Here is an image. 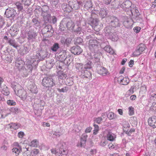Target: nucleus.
Returning <instances> with one entry per match:
<instances>
[{
    "label": "nucleus",
    "instance_id": "20e7f679",
    "mask_svg": "<svg viewBox=\"0 0 156 156\" xmlns=\"http://www.w3.org/2000/svg\"><path fill=\"white\" fill-rule=\"evenodd\" d=\"M42 85L44 87H51L55 85L53 79L51 77H44L42 80Z\"/></svg>",
    "mask_w": 156,
    "mask_h": 156
},
{
    "label": "nucleus",
    "instance_id": "f03ea898",
    "mask_svg": "<svg viewBox=\"0 0 156 156\" xmlns=\"http://www.w3.org/2000/svg\"><path fill=\"white\" fill-rule=\"evenodd\" d=\"M15 94L23 100H25L27 97V93L20 85L13 86L12 87Z\"/></svg>",
    "mask_w": 156,
    "mask_h": 156
},
{
    "label": "nucleus",
    "instance_id": "680f3d73",
    "mask_svg": "<svg viewBox=\"0 0 156 156\" xmlns=\"http://www.w3.org/2000/svg\"><path fill=\"white\" fill-rule=\"evenodd\" d=\"M24 135V133L23 132L20 131L18 133V136L19 137L21 138L23 137Z\"/></svg>",
    "mask_w": 156,
    "mask_h": 156
},
{
    "label": "nucleus",
    "instance_id": "2eb2a0df",
    "mask_svg": "<svg viewBox=\"0 0 156 156\" xmlns=\"http://www.w3.org/2000/svg\"><path fill=\"white\" fill-rule=\"evenodd\" d=\"M13 145L16 147H14L12 150V152L13 154L15 153L16 155H18L21 151L20 147L17 142L14 143Z\"/></svg>",
    "mask_w": 156,
    "mask_h": 156
},
{
    "label": "nucleus",
    "instance_id": "b1692460",
    "mask_svg": "<svg viewBox=\"0 0 156 156\" xmlns=\"http://www.w3.org/2000/svg\"><path fill=\"white\" fill-rule=\"evenodd\" d=\"M116 138V135L112 132H109L107 134V139L110 141H113Z\"/></svg>",
    "mask_w": 156,
    "mask_h": 156
},
{
    "label": "nucleus",
    "instance_id": "774afa93",
    "mask_svg": "<svg viewBox=\"0 0 156 156\" xmlns=\"http://www.w3.org/2000/svg\"><path fill=\"white\" fill-rule=\"evenodd\" d=\"M150 98H152V99H154V98H156V94L154 93H150Z\"/></svg>",
    "mask_w": 156,
    "mask_h": 156
},
{
    "label": "nucleus",
    "instance_id": "423d86ee",
    "mask_svg": "<svg viewBox=\"0 0 156 156\" xmlns=\"http://www.w3.org/2000/svg\"><path fill=\"white\" fill-rule=\"evenodd\" d=\"M30 62H29L27 65V67L26 69L30 73H31L33 68L34 67L36 68V66L37 65V62L36 61V60L34 59H32L30 61Z\"/></svg>",
    "mask_w": 156,
    "mask_h": 156
},
{
    "label": "nucleus",
    "instance_id": "a211bd4d",
    "mask_svg": "<svg viewBox=\"0 0 156 156\" xmlns=\"http://www.w3.org/2000/svg\"><path fill=\"white\" fill-rule=\"evenodd\" d=\"M28 39L29 41H32L35 39L37 34L34 32L32 30L29 31L28 33Z\"/></svg>",
    "mask_w": 156,
    "mask_h": 156
},
{
    "label": "nucleus",
    "instance_id": "6ab92c4d",
    "mask_svg": "<svg viewBox=\"0 0 156 156\" xmlns=\"http://www.w3.org/2000/svg\"><path fill=\"white\" fill-rule=\"evenodd\" d=\"M67 154L68 151L67 150L60 148L56 156H67Z\"/></svg>",
    "mask_w": 156,
    "mask_h": 156
},
{
    "label": "nucleus",
    "instance_id": "5fc2aeb1",
    "mask_svg": "<svg viewBox=\"0 0 156 156\" xmlns=\"http://www.w3.org/2000/svg\"><path fill=\"white\" fill-rule=\"evenodd\" d=\"M10 30L12 31V34H11L12 36H14L16 34H17V32L18 30L16 29H13V28L11 29H10Z\"/></svg>",
    "mask_w": 156,
    "mask_h": 156
},
{
    "label": "nucleus",
    "instance_id": "4be33fe9",
    "mask_svg": "<svg viewBox=\"0 0 156 156\" xmlns=\"http://www.w3.org/2000/svg\"><path fill=\"white\" fill-rule=\"evenodd\" d=\"M82 76H84L89 79L91 78V73L87 70H85L83 72L82 71Z\"/></svg>",
    "mask_w": 156,
    "mask_h": 156
},
{
    "label": "nucleus",
    "instance_id": "6e6d98bb",
    "mask_svg": "<svg viewBox=\"0 0 156 156\" xmlns=\"http://www.w3.org/2000/svg\"><path fill=\"white\" fill-rule=\"evenodd\" d=\"M5 23L4 20L2 18V16L0 17V28L2 27Z\"/></svg>",
    "mask_w": 156,
    "mask_h": 156
},
{
    "label": "nucleus",
    "instance_id": "1a4fd4ad",
    "mask_svg": "<svg viewBox=\"0 0 156 156\" xmlns=\"http://www.w3.org/2000/svg\"><path fill=\"white\" fill-rule=\"evenodd\" d=\"M70 51L74 55H79L82 52L83 50L80 47L76 46L72 47L70 48Z\"/></svg>",
    "mask_w": 156,
    "mask_h": 156
},
{
    "label": "nucleus",
    "instance_id": "e433bc0d",
    "mask_svg": "<svg viewBox=\"0 0 156 156\" xmlns=\"http://www.w3.org/2000/svg\"><path fill=\"white\" fill-rule=\"evenodd\" d=\"M93 5L91 1H88L86 2L84 5L85 8L87 9H88L92 7Z\"/></svg>",
    "mask_w": 156,
    "mask_h": 156
},
{
    "label": "nucleus",
    "instance_id": "58836bf2",
    "mask_svg": "<svg viewBox=\"0 0 156 156\" xmlns=\"http://www.w3.org/2000/svg\"><path fill=\"white\" fill-rule=\"evenodd\" d=\"M10 112L14 114H17L18 112V109L16 107H10Z\"/></svg>",
    "mask_w": 156,
    "mask_h": 156
},
{
    "label": "nucleus",
    "instance_id": "4d7b16f0",
    "mask_svg": "<svg viewBox=\"0 0 156 156\" xmlns=\"http://www.w3.org/2000/svg\"><path fill=\"white\" fill-rule=\"evenodd\" d=\"M10 11V10L9 9H7L5 11V16L7 18H9L10 16H9V11Z\"/></svg>",
    "mask_w": 156,
    "mask_h": 156
},
{
    "label": "nucleus",
    "instance_id": "f704fd0d",
    "mask_svg": "<svg viewBox=\"0 0 156 156\" xmlns=\"http://www.w3.org/2000/svg\"><path fill=\"white\" fill-rule=\"evenodd\" d=\"M108 37L113 41H117L118 39V37L116 34H115V33L114 32L112 34H111V36L110 37V36Z\"/></svg>",
    "mask_w": 156,
    "mask_h": 156
},
{
    "label": "nucleus",
    "instance_id": "ea45409f",
    "mask_svg": "<svg viewBox=\"0 0 156 156\" xmlns=\"http://www.w3.org/2000/svg\"><path fill=\"white\" fill-rule=\"evenodd\" d=\"M141 54V53H140V52L139 51V50L136 48V50L133 52L132 54V57H136L140 55Z\"/></svg>",
    "mask_w": 156,
    "mask_h": 156
},
{
    "label": "nucleus",
    "instance_id": "0eeeda50",
    "mask_svg": "<svg viewBox=\"0 0 156 156\" xmlns=\"http://www.w3.org/2000/svg\"><path fill=\"white\" fill-rule=\"evenodd\" d=\"M97 71L100 75L102 76H105L107 75L108 73L107 70L105 68L99 65H97Z\"/></svg>",
    "mask_w": 156,
    "mask_h": 156
},
{
    "label": "nucleus",
    "instance_id": "a19ab883",
    "mask_svg": "<svg viewBox=\"0 0 156 156\" xmlns=\"http://www.w3.org/2000/svg\"><path fill=\"white\" fill-rule=\"evenodd\" d=\"M15 5L19 10L21 11L23 9L22 4L20 2H16L15 4Z\"/></svg>",
    "mask_w": 156,
    "mask_h": 156
},
{
    "label": "nucleus",
    "instance_id": "a878e982",
    "mask_svg": "<svg viewBox=\"0 0 156 156\" xmlns=\"http://www.w3.org/2000/svg\"><path fill=\"white\" fill-rule=\"evenodd\" d=\"M62 9L65 12H69L72 11V10L71 7L69 5V4L64 5H62Z\"/></svg>",
    "mask_w": 156,
    "mask_h": 156
},
{
    "label": "nucleus",
    "instance_id": "a18cd8bd",
    "mask_svg": "<svg viewBox=\"0 0 156 156\" xmlns=\"http://www.w3.org/2000/svg\"><path fill=\"white\" fill-rule=\"evenodd\" d=\"M32 21L34 26L36 27H38L39 25L40 22L36 18H33Z\"/></svg>",
    "mask_w": 156,
    "mask_h": 156
},
{
    "label": "nucleus",
    "instance_id": "f3484780",
    "mask_svg": "<svg viewBox=\"0 0 156 156\" xmlns=\"http://www.w3.org/2000/svg\"><path fill=\"white\" fill-rule=\"evenodd\" d=\"M105 33V34L106 36L108 37L110 36V37L111 36V34H112L114 31L112 30V27L110 26H107L106 27L104 30Z\"/></svg>",
    "mask_w": 156,
    "mask_h": 156
},
{
    "label": "nucleus",
    "instance_id": "864d4df0",
    "mask_svg": "<svg viewBox=\"0 0 156 156\" xmlns=\"http://www.w3.org/2000/svg\"><path fill=\"white\" fill-rule=\"evenodd\" d=\"M87 140L81 139L80 145L81 147H85Z\"/></svg>",
    "mask_w": 156,
    "mask_h": 156
},
{
    "label": "nucleus",
    "instance_id": "338daca9",
    "mask_svg": "<svg viewBox=\"0 0 156 156\" xmlns=\"http://www.w3.org/2000/svg\"><path fill=\"white\" fill-rule=\"evenodd\" d=\"M123 76H120L118 78H117V82L121 84V83L122 81V78Z\"/></svg>",
    "mask_w": 156,
    "mask_h": 156
},
{
    "label": "nucleus",
    "instance_id": "603ef678",
    "mask_svg": "<svg viewBox=\"0 0 156 156\" xmlns=\"http://www.w3.org/2000/svg\"><path fill=\"white\" fill-rule=\"evenodd\" d=\"M129 115H131L133 114L134 111L133 109L134 108L132 107H130L129 108Z\"/></svg>",
    "mask_w": 156,
    "mask_h": 156
},
{
    "label": "nucleus",
    "instance_id": "e2e57ef3",
    "mask_svg": "<svg viewBox=\"0 0 156 156\" xmlns=\"http://www.w3.org/2000/svg\"><path fill=\"white\" fill-rule=\"evenodd\" d=\"M65 53H63V55H59V58L60 59V60H61L62 61H64V60L65 59Z\"/></svg>",
    "mask_w": 156,
    "mask_h": 156
},
{
    "label": "nucleus",
    "instance_id": "0e129e2a",
    "mask_svg": "<svg viewBox=\"0 0 156 156\" xmlns=\"http://www.w3.org/2000/svg\"><path fill=\"white\" fill-rule=\"evenodd\" d=\"M70 79L67 78L66 80V83L69 86L72 85L73 84V82L72 81H71L70 82H68L69 80Z\"/></svg>",
    "mask_w": 156,
    "mask_h": 156
},
{
    "label": "nucleus",
    "instance_id": "bf43d9fd",
    "mask_svg": "<svg viewBox=\"0 0 156 156\" xmlns=\"http://www.w3.org/2000/svg\"><path fill=\"white\" fill-rule=\"evenodd\" d=\"M112 8H115V9H117L119 8V6H117L116 5V3H115V1L113 2H112Z\"/></svg>",
    "mask_w": 156,
    "mask_h": 156
},
{
    "label": "nucleus",
    "instance_id": "49530a36",
    "mask_svg": "<svg viewBox=\"0 0 156 156\" xmlns=\"http://www.w3.org/2000/svg\"><path fill=\"white\" fill-rule=\"evenodd\" d=\"M30 91L32 93H36L37 92V89L36 86L35 85H33L30 87Z\"/></svg>",
    "mask_w": 156,
    "mask_h": 156
},
{
    "label": "nucleus",
    "instance_id": "473e14b6",
    "mask_svg": "<svg viewBox=\"0 0 156 156\" xmlns=\"http://www.w3.org/2000/svg\"><path fill=\"white\" fill-rule=\"evenodd\" d=\"M107 116L110 120L116 118V115L113 112H109L107 115Z\"/></svg>",
    "mask_w": 156,
    "mask_h": 156
},
{
    "label": "nucleus",
    "instance_id": "de8ad7c7",
    "mask_svg": "<svg viewBox=\"0 0 156 156\" xmlns=\"http://www.w3.org/2000/svg\"><path fill=\"white\" fill-rule=\"evenodd\" d=\"M39 151L38 149H34L31 152V154L33 156H35L39 153Z\"/></svg>",
    "mask_w": 156,
    "mask_h": 156
},
{
    "label": "nucleus",
    "instance_id": "dca6fc26",
    "mask_svg": "<svg viewBox=\"0 0 156 156\" xmlns=\"http://www.w3.org/2000/svg\"><path fill=\"white\" fill-rule=\"evenodd\" d=\"M60 41L62 44L69 47L71 43L72 39L69 38H65L63 37L61 38Z\"/></svg>",
    "mask_w": 156,
    "mask_h": 156
},
{
    "label": "nucleus",
    "instance_id": "13d9d810",
    "mask_svg": "<svg viewBox=\"0 0 156 156\" xmlns=\"http://www.w3.org/2000/svg\"><path fill=\"white\" fill-rule=\"evenodd\" d=\"M140 27H134L133 29L134 31L136 33H139L140 32Z\"/></svg>",
    "mask_w": 156,
    "mask_h": 156
},
{
    "label": "nucleus",
    "instance_id": "2f4dec72",
    "mask_svg": "<svg viewBox=\"0 0 156 156\" xmlns=\"http://www.w3.org/2000/svg\"><path fill=\"white\" fill-rule=\"evenodd\" d=\"M58 75L59 78L61 79H65L67 76L66 74L62 71H59Z\"/></svg>",
    "mask_w": 156,
    "mask_h": 156
},
{
    "label": "nucleus",
    "instance_id": "052dcab7",
    "mask_svg": "<svg viewBox=\"0 0 156 156\" xmlns=\"http://www.w3.org/2000/svg\"><path fill=\"white\" fill-rule=\"evenodd\" d=\"M93 125L94 127V133H95V132H97L98 130V125L95 124V123Z\"/></svg>",
    "mask_w": 156,
    "mask_h": 156
},
{
    "label": "nucleus",
    "instance_id": "39448f33",
    "mask_svg": "<svg viewBox=\"0 0 156 156\" xmlns=\"http://www.w3.org/2000/svg\"><path fill=\"white\" fill-rule=\"evenodd\" d=\"M105 42H103L101 44V47L103 48L104 50L108 53L110 54L113 55L114 53V51L111 47L108 45V43H105Z\"/></svg>",
    "mask_w": 156,
    "mask_h": 156
},
{
    "label": "nucleus",
    "instance_id": "412c9836",
    "mask_svg": "<svg viewBox=\"0 0 156 156\" xmlns=\"http://www.w3.org/2000/svg\"><path fill=\"white\" fill-rule=\"evenodd\" d=\"M43 19L44 21L46 23L50 22L51 21V15L47 13H43Z\"/></svg>",
    "mask_w": 156,
    "mask_h": 156
},
{
    "label": "nucleus",
    "instance_id": "9d476101",
    "mask_svg": "<svg viewBox=\"0 0 156 156\" xmlns=\"http://www.w3.org/2000/svg\"><path fill=\"white\" fill-rule=\"evenodd\" d=\"M73 10H76L79 8L80 4L76 0H71L69 2Z\"/></svg>",
    "mask_w": 156,
    "mask_h": 156
},
{
    "label": "nucleus",
    "instance_id": "69168bd1",
    "mask_svg": "<svg viewBox=\"0 0 156 156\" xmlns=\"http://www.w3.org/2000/svg\"><path fill=\"white\" fill-rule=\"evenodd\" d=\"M38 55L40 57V59L41 60L44 59L45 58V57H46V56L45 55H42V53H39Z\"/></svg>",
    "mask_w": 156,
    "mask_h": 156
},
{
    "label": "nucleus",
    "instance_id": "bb28decb",
    "mask_svg": "<svg viewBox=\"0 0 156 156\" xmlns=\"http://www.w3.org/2000/svg\"><path fill=\"white\" fill-rule=\"evenodd\" d=\"M73 58L70 56L66 57L64 60V63L66 65L69 66L72 62Z\"/></svg>",
    "mask_w": 156,
    "mask_h": 156
},
{
    "label": "nucleus",
    "instance_id": "4c0bfd02",
    "mask_svg": "<svg viewBox=\"0 0 156 156\" xmlns=\"http://www.w3.org/2000/svg\"><path fill=\"white\" fill-rule=\"evenodd\" d=\"M122 81L121 83V84L123 85H127L129 82V79L123 77L122 79Z\"/></svg>",
    "mask_w": 156,
    "mask_h": 156
},
{
    "label": "nucleus",
    "instance_id": "c85d7f7f",
    "mask_svg": "<svg viewBox=\"0 0 156 156\" xmlns=\"http://www.w3.org/2000/svg\"><path fill=\"white\" fill-rule=\"evenodd\" d=\"M136 48L141 54L142 52L145 49L146 46L144 44H140Z\"/></svg>",
    "mask_w": 156,
    "mask_h": 156
},
{
    "label": "nucleus",
    "instance_id": "f257e3e1",
    "mask_svg": "<svg viewBox=\"0 0 156 156\" xmlns=\"http://www.w3.org/2000/svg\"><path fill=\"white\" fill-rule=\"evenodd\" d=\"M96 39H90L89 40V48L92 53H97L99 50V45L103 42L107 44L108 41L105 39L101 35H97Z\"/></svg>",
    "mask_w": 156,
    "mask_h": 156
},
{
    "label": "nucleus",
    "instance_id": "f8f14e48",
    "mask_svg": "<svg viewBox=\"0 0 156 156\" xmlns=\"http://www.w3.org/2000/svg\"><path fill=\"white\" fill-rule=\"evenodd\" d=\"M131 5L132 3L131 2L128 0H126L121 4L120 7L125 10L127 9L128 10H130V9H131L130 8Z\"/></svg>",
    "mask_w": 156,
    "mask_h": 156
},
{
    "label": "nucleus",
    "instance_id": "79ce46f5",
    "mask_svg": "<svg viewBox=\"0 0 156 156\" xmlns=\"http://www.w3.org/2000/svg\"><path fill=\"white\" fill-rule=\"evenodd\" d=\"M75 67L78 70H82L83 69V65L81 63H76L75 64Z\"/></svg>",
    "mask_w": 156,
    "mask_h": 156
},
{
    "label": "nucleus",
    "instance_id": "c03bdc74",
    "mask_svg": "<svg viewBox=\"0 0 156 156\" xmlns=\"http://www.w3.org/2000/svg\"><path fill=\"white\" fill-rule=\"evenodd\" d=\"M103 119L101 117H99L98 118H95L94 119V122H96L98 124L101 123Z\"/></svg>",
    "mask_w": 156,
    "mask_h": 156
},
{
    "label": "nucleus",
    "instance_id": "4468645a",
    "mask_svg": "<svg viewBox=\"0 0 156 156\" xmlns=\"http://www.w3.org/2000/svg\"><path fill=\"white\" fill-rule=\"evenodd\" d=\"M149 125L154 128L156 127V116H153L149 118L148 120Z\"/></svg>",
    "mask_w": 156,
    "mask_h": 156
},
{
    "label": "nucleus",
    "instance_id": "9b49d317",
    "mask_svg": "<svg viewBox=\"0 0 156 156\" xmlns=\"http://www.w3.org/2000/svg\"><path fill=\"white\" fill-rule=\"evenodd\" d=\"M42 31L44 34L49 33L50 36L53 33V30L51 26L50 25H48L43 29Z\"/></svg>",
    "mask_w": 156,
    "mask_h": 156
},
{
    "label": "nucleus",
    "instance_id": "5701e85b",
    "mask_svg": "<svg viewBox=\"0 0 156 156\" xmlns=\"http://www.w3.org/2000/svg\"><path fill=\"white\" fill-rule=\"evenodd\" d=\"M130 11L132 15L136 17L138 16L140 14L139 11L136 7L131 8Z\"/></svg>",
    "mask_w": 156,
    "mask_h": 156
},
{
    "label": "nucleus",
    "instance_id": "6e6552de",
    "mask_svg": "<svg viewBox=\"0 0 156 156\" xmlns=\"http://www.w3.org/2000/svg\"><path fill=\"white\" fill-rule=\"evenodd\" d=\"M94 54L93 55V56L92 55L90 56V58L89 59H94V61L95 62L97 63V65H99L101 66L102 65V63L100 62V59L99 58V56H100V53L99 51L97 53H94Z\"/></svg>",
    "mask_w": 156,
    "mask_h": 156
},
{
    "label": "nucleus",
    "instance_id": "c756f323",
    "mask_svg": "<svg viewBox=\"0 0 156 156\" xmlns=\"http://www.w3.org/2000/svg\"><path fill=\"white\" fill-rule=\"evenodd\" d=\"M39 144V142L36 139L32 140L29 144L30 146L32 147H37Z\"/></svg>",
    "mask_w": 156,
    "mask_h": 156
},
{
    "label": "nucleus",
    "instance_id": "3c124183",
    "mask_svg": "<svg viewBox=\"0 0 156 156\" xmlns=\"http://www.w3.org/2000/svg\"><path fill=\"white\" fill-rule=\"evenodd\" d=\"M29 148H26V151H25L24 155V156H30L31 152L29 151L28 149Z\"/></svg>",
    "mask_w": 156,
    "mask_h": 156
},
{
    "label": "nucleus",
    "instance_id": "ddd939ff",
    "mask_svg": "<svg viewBox=\"0 0 156 156\" xmlns=\"http://www.w3.org/2000/svg\"><path fill=\"white\" fill-rule=\"evenodd\" d=\"M120 23L119 20L116 17H113L110 23V25L112 27H116L120 26Z\"/></svg>",
    "mask_w": 156,
    "mask_h": 156
},
{
    "label": "nucleus",
    "instance_id": "72a5a7b5",
    "mask_svg": "<svg viewBox=\"0 0 156 156\" xmlns=\"http://www.w3.org/2000/svg\"><path fill=\"white\" fill-rule=\"evenodd\" d=\"M69 87L67 86L63 87L61 89L57 88V90L60 93L66 92L69 90Z\"/></svg>",
    "mask_w": 156,
    "mask_h": 156
},
{
    "label": "nucleus",
    "instance_id": "7c9ffc66",
    "mask_svg": "<svg viewBox=\"0 0 156 156\" xmlns=\"http://www.w3.org/2000/svg\"><path fill=\"white\" fill-rule=\"evenodd\" d=\"M23 62L20 58H18L16 61L15 64L17 67H22L23 65Z\"/></svg>",
    "mask_w": 156,
    "mask_h": 156
},
{
    "label": "nucleus",
    "instance_id": "aec40b11",
    "mask_svg": "<svg viewBox=\"0 0 156 156\" xmlns=\"http://www.w3.org/2000/svg\"><path fill=\"white\" fill-rule=\"evenodd\" d=\"M95 12V14L98 13L102 18H105L106 16L107 13L106 9L104 8H101L99 11H98Z\"/></svg>",
    "mask_w": 156,
    "mask_h": 156
},
{
    "label": "nucleus",
    "instance_id": "7ed1b4c3",
    "mask_svg": "<svg viewBox=\"0 0 156 156\" xmlns=\"http://www.w3.org/2000/svg\"><path fill=\"white\" fill-rule=\"evenodd\" d=\"M89 22L88 24L95 31H99L101 28V26L98 24L99 20L97 19L90 18Z\"/></svg>",
    "mask_w": 156,
    "mask_h": 156
},
{
    "label": "nucleus",
    "instance_id": "37998d69",
    "mask_svg": "<svg viewBox=\"0 0 156 156\" xmlns=\"http://www.w3.org/2000/svg\"><path fill=\"white\" fill-rule=\"evenodd\" d=\"M19 127L20 126L17 125L16 123H10V128H13L15 129H18Z\"/></svg>",
    "mask_w": 156,
    "mask_h": 156
},
{
    "label": "nucleus",
    "instance_id": "09e8293b",
    "mask_svg": "<svg viewBox=\"0 0 156 156\" xmlns=\"http://www.w3.org/2000/svg\"><path fill=\"white\" fill-rule=\"evenodd\" d=\"M22 73H23V77H27L29 73H30L26 68H24L23 69Z\"/></svg>",
    "mask_w": 156,
    "mask_h": 156
},
{
    "label": "nucleus",
    "instance_id": "cd10ccee",
    "mask_svg": "<svg viewBox=\"0 0 156 156\" xmlns=\"http://www.w3.org/2000/svg\"><path fill=\"white\" fill-rule=\"evenodd\" d=\"M66 26L69 30H73L75 26L73 22L71 20H70L67 22L66 24Z\"/></svg>",
    "mask_w": 156,
    "mask_h": 156
},
{
    "label": "nucleus",
    "instance_id": "8fccbe9b",
    "mask_svg": "<svg viewBox=\"0 0 156 156\" xmlns=\"http://www.w3.org/2000/svg\"><path fill=\"white\" fill-rule=\"evenodd\" d=\"M83 41V39L80 37H78L76 38L75 41V43L76 44H80Z\"/></svg>",
    "mask_w": 156,
    "mask_h": 156
},
{
    "label": "nucleus",
    "instance_id": "393cba45",
    "mask_svg": "<svg viewBox=\"0 0 156 156\" xmlns=\"http://www.w3.org/2000/svg\"><path fill=\"white\" fill-rule=\"evenodd\" d=\"M59 48L58 43H55L50 47V50L52 52H56Z\"/></svg>",
    "mask_w": 156,
    "mask_h": 156
},
{
    "label": "nucleus",
    "instance_id": "c9c22d12",
    "mask_svg": "<svg viewBox=\"0 0 156 156\" xmlns=\"http://www.w3.org/2000/svg\"><path fill=\"white\" fill-rule=\"evenodd\" d=\"M84 69H90L91 68V62L89 60L87 61L86 64L84 65Z\"/></svg>",
    "mask_w": 156,
    "mask_h": 156
}]
</instances>
